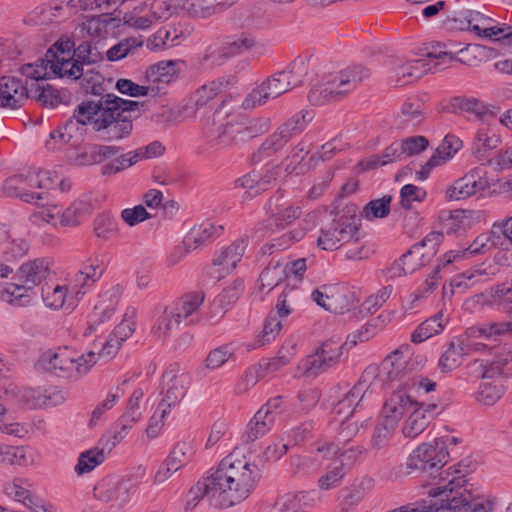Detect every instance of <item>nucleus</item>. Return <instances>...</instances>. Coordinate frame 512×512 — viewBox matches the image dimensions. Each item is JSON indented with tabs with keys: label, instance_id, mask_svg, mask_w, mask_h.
Masks as SVG:
<instances>
[{
	"label": "nucleus",
	"instance_id": "1",
	"mask_svg": "<svg viewBox=\"0 0 512 512\" xmlns=\"http://www.w3.org/2000/svg\"><path fill=\"white\" fill-rule=\"evenodd\" d=\"M219 496V506L230 507L244 501L261 478L258 465L240 449L221 460L209 475Z\"/></svg>",
	"mask_w": 512,
	"mask_h": 512
},
{
	"label": "nucleus",
	"instance_id": "2",
	"mask_svg": "<svg viewBox=\"0 0 512 512\" xmlns=\"http://www.w3.org/2000/svg\"><path fill=\"white\" fill-rule=\"evenodd\" d=\"M99 59V53L88 42L75 48L69 37L59 38L44 56L34 65V80L39 81L53 77L76 80L83 74V65Z\"/></svg>",
	"mask_w": 512,
	"mask_h": 512
},
{
	"label": "nucleus",
	"instance_id": "3",
	"mask_svg": "<svg viewBox=\"0 0 512 512\" xmlns=\"http://www.w3.org/2000/svg\"><path fill=\"white\" fill-rule=\"evenodd\" d=\"M215 116V120H219L220 123L216 128H206L208 147H199V153L202 155H212L258 137L266 133L271 126V120L268 117L248 119L236 113H220V111Z\"/></svg>",
	"mask_w": 512,
	"mask_h": 512
},
{
	"label": "nucleus",
	"instance_id": "4",
	"mask_svg": "<svg viewBox=\"0 0 512 512\" xmlns=\"http://www.w3.org/2000/svg\"><path fill=\"white\" fill-rule=\"evenodd\" d=\"M423 52L424 58L403 63L396 68V76L400 85L409 84L429 72L442 70L455 60L466 65H475L477 56L482 53V49L478 45H468L465 49L460 50V56L457 58L444 50V45L441 43H431L424 47Z\"/></svg>",
	"mask_w": 512,
	"mask_h": 512
},
{
	"label": "nucleus",
	"instance_id": "5",
	"mask_svg": "<svg viewBox=\"0 0 512 512\" xmlns=\"http://www.w3.org/2000/svg\"><path fill=\"white\" fill-rule=\"evenodd\" d=\"M370 70L362 65H353L338 71L326 72L309 91L312 105L322 106L339 101L370 77Z\"/></svg>",
	"mask_w": 512,
	"mask_h": 512
},
{
	"label": "nucleus",
	"instance_id": "6",
	"mask_svg": "<svg viewBox=\"0 0 512 512\" xmlns=\"http://www.w3.org/2000/svg\"><path fill=\"white\" fill-rule=\"evenodd\" d=\"M96 363L95 352L79 354L72 348L63 346L43 351L38 358L37 366L56 376L77 380L86 376Z\"/></svg>",
	"mask_w": 512,
	"mask_h": 512
},
{
	"label": "nucleus",
	"instance_id": "7",
	"mask_svg": "<svg viewBox=\"0 0 512 512\" xmlns=\"http://www.w3.org/2000/svg\"><path fill=\"white\" fill-rule=\"evenodd\" d=\"M363 237L358 208L351 205L339 211L331 223L321 228L317 245L322 250L334 251L344 244L359 243Z\"/></svg>",
	"mask_w": 512,
	"mask_h": 512
},
{
	"label": "nucleus",
	"instance_id": "8",
	"mask_svg": "<svg viewBox=\"0 0 512 512\" xmlns=\"http://www.w3.org/2000/svg\"><path fill=\"white\" fill-rule=\"evenodd\" d=\"M422 355L410 357L409 345L395 349L379 365H369L364 373L375 387L385 386L420 369L425 364Z\"/></svg>",
	"mask_w": 512,
	"mask_h": 512
},
{
	"label": "nucleus",
	"instance_id": "9",
	"mask_svg": "<svg viewBox=\"0 0 512 512\" xmlns=\"http://www.w3.org/2000/svg\"><path fill=\"white\" fill-rule=\"evenodd\" d=\"M465 484V475L456 470L447 484L429 490V496L434 498L430 503L424 502L418 506H410V509L417 512H452L461 509L468 511L473 498L472 494L464 488Z\"/></svg>",
	"mask_w": 512,
	"mask_h": 512
},
{
	"label": "nucleus",
	"instance_id": "10",
	"mask_svg": "<svg viewBox=\"0 0 512 512\" xmlns=\"http://www.w3.org/2000/svg\"><path fill=\"white\" fill-rule=\"evenodd\" d=\"M146 470L138 466L123 476H106L94 487V497L112 509H122L136 496Z\"/></svg>",
	"mask_w": 512,
	"mask_h": 512
},
{
	"label": "nucleus",
	"instance_id": "11",
	"mask_svg": "<svg viewBox=\"0 0 512 512\" xmlns=\"http://www.w3.org/2000/svg\"><path fill=\"white\" fill-rule=\"evenodd\" d=\"M236 82L235 76L226 75L202 85L194 92L192 97L194 102L193 116L198 118L201 123V134L204 141L201 147H208L206 128H216L220 123L219 120H215V114L219 111L220 113H229L225 110L224 103L212 109V101L217 95L235 85Z\"/></svg>",
	"mask_w": 512,
	"mask_h": 512
},
{
	"label": "nucleus",
	"instance_id": "12",
	"mask_svg": "<svg viewBox=\"0 0 512 512\" xmlns=\"http://www.w3.org/2000/svg\"><path fill=\"white\" fill-rule=\"evenodd\" d=\"M204 299L202 291H193L166 306L152 327V335L159 340H165L182 322L192 323L193 316L200 309Z\"/></svg>",
	"mask_w": 512,
	"mask_h": 512
},
{
	"label": "nucleus",
	"instance_id": "13",
	"mask_svg": "<svg viewBox=\"0 0 512 512\" xmlns=\"http://www.w3.org/2000/svg\"><path fill=\"white\" fill-rule=\"evenodd\" d=\"M181 11L180 0H147L136 5L123 16L124 24L146 30L158 22H164Z\"/></svg>",
	"mask_w": 512,
	"mask_h": 512
},
{
	"label": "nucleus",
	"instance_id": "14",
	"mask_svg": "<svg viewBox=\"0 0 512 512\" xmlns=\"http://www.w3.org/2000/svg\"><path fill=\"white\" fill-rule=\"evenodd\" d=\"M314 114L302 110L294 114L269 135L259 147L258 152L263 156H271L281 150L293 137L302 133L312 121Z\"/></svg>",
	"mask_w": 512,
	"mask_h": 512
},
{
	"label": "nucleus",
	"instance_id": "15",
	"mask_svg": "<svg viewBox=\"0 0 512 512\" xmlns=\"http://www.w3.org/2000/svg\"><path fill=\"white\" fill-rule=\"evenodd\" d=\"M37 289L44 307L52 311H73L82 299V292L74 287L69 278L61 283L55 280Z\"/></svg>",
	"mask_w": 512,
	"mask_h": 512
},
{
	"label": "nucleus",
	"instance_id": "16",
	"mask_svg": "<svg viewBox=\"0 0 512 512\" xmlns=\"http://www.w3.org/2000/svg\"><path fill=\"white\" fill-rule=\"evenodd\" d=\"M461 20L477 36L494 41L503 40L505 45L512 48V26L497 24L490 17L469 9L461 12Z\"/></svg>",
	"mask_w": 512,
	"mask_h": 512
},
{
	"label": "nucleus",
	"instance_id": "17",
	"mask_svg": "<svg viewBox=\"0 0 512 512\" xmlns=\"http://www.w3.org/2000/svg\"><path fill=\"white\" fill-rule=\"evenodd\" d=\"M449 459L446 442L437 438L432 442L422 443L412 451L407 459L409 469L430 471L442 468Z\"/></svg>",
	"mask_w": 512,
	"mask_h": 512
},
{
	"label": "nucleus",
	"instance_id": "18",
	"mask_svg": "<svg viewBox=\"0 0 512 512\" xmlns=\"http://www.w3.org/2000/svg\"><path fill=\"white\" fill-rule=\"evenodd\" d=\"M311 296L319 306L333 313L349 311L357 301L355 291L344 284L322 285Z\"/></svg>",
	"mask_w": 512,
	"mask_h": 512
},
{
	"label": "nucleus",
	"instance_id": "19",
	"mask_svg": "<svg viewBox=\"0 0 512 512\" xmlns=\"http://www.w3.org/2000/svg\"><path fill=\"white\" fill-rule=\"evenodd\" d=\"M265 211L268 217L262 228L267 230L284 229L302 214L301 207L286 199L283 193L272 196L265 205Z\"/></svg>",
	"mask_w": 512,
	"mask_h": 512
},
{
	"label": "nucleus",
	"instance_id": "20",
	"mask_svg": "<svg viewBox=\"0 0 512 512\" xmlns=\"http://www.w3.org/2000/svg\"><path fill=\"white\" fill-rule=\"evenodd\" d=\"M189 387V379L184 373H175L173 370L166 371L162 376L161 400L158 403L159 410L163 415H169L171 410L179 406Z\"/></svg>",
	"mask_w": 512,
	"mask_h": 512
},
{
	"label": "nucleus",
	"instance_id": "21",
	"mask_svg": "<svg viewBox=\"0 0 512 512\" xmlns=\"http://www.w3.org/2000/svg\"><path fill=\"white\" fill-rule=\"evenodd\" d=\"M340 448L334 442L319 441L309 455H294L290 458V465L295 473L313 474L323 465L325 460L338 456Z\"/></svg>",
	"mask_w": 512,
	"mask_h": 512
},
{
	"label": "nucleus",
	"instance_id": "22",
	"mask_svg": "<svg viewBox=\"0 0 512 512\" xmlns=\"http://www.w3.org/2000/svg\"><path fill=\"white\" fill-rule=\"evenodd\" d=\"M292 90L289 81L281 71L273 74L259 86L254 88L244 99L243 107L245 109L262 106L271 99H276L282 94Z\"/></svg>",
	"mask_w": 512,
	"mask_h": 512
},
{
	"label": "nucleus",
	"instance_id": "23",
	"mask_svg": "<svg viewBox=\"0 0 512 512\" xmlns=\"http://www.w3.org/2000/svg\"><path fill=\"white\" fill-rule=\"evenodd\" d=\"M343 355V344L328 340L325 341L313 355L306 359L305 372L309 375H318L336 366Z\"/></svg>",
	"mask_w": 512,
	"mask_h": 512
},
{
	"label": "nucleus",
	"instance_id": "24",
	"mask_svg": "<svg viewBox=\"0 0 512 512\" xmlns=\"http://www.w3.org/2000/svg\"><path fill=\"white\" fill-rule=\"evenodd\" d=\"M31 276L32 265L28 262L22 264L19 268V282L8 283L5 286L1 294L2 300L16 307L30 305L32 301V288L28 283Z\"/></svg>",
	"mask_w": 512,
	"mask_h": 512
},
{
	"label": "nucleus",
	"instance_id": "25",
	"mask_svg": "<svg viewBox=\"0 0 512 512\" xmlns=\"http://www.w3.org/2000/svg\"><path fill=\"white\" fill-rule=\"evenodd\" d=\"M136 328V309L127 308L123 320L119 323L113 332L109 335L101 350L96 353L97 360L100 357L112 358L119 351L122 343L126 341Z\"/></svg>",
	"mask_w": 512,
	"mask_h": 512
},
{
	"label": "nucleus",
	"instance_id": "26",
	"mask_svg": "<svg viewBox=\"0 0 512 512\" xmlns=\"http://www.w3.org/2000/svg\"><path fill=\"white\" fill-rule=\"evenodd\" d=\"M76 118L85 126L90 123L97 131L106 128L114 119L113 112L108 105V98L104 101L82 102L74 111Z\"/></svg>",
	"mask_w": 512,
	"mask_h": 512
},
{
	"label": "nucleus",
	"instance_id": "27",
	"mask_svg": "<svg viewBox=\"0 0 512 512\" xmlns=\"http://www.w3.org/2000/svg\"><path fill=\"white\" fill-rule=\"evenodd\" d=\"M418 402L414 401L403 389L392 392L382 407V418L385 423L397 426L402 417L409 413Z\"/></svg>",
	"mask_w": 512,
	"mask_h": 512
},
{
	"label": "nucleus",
	"instance_id": "28",
	"mask_svg": "<svg viewBox=\"0 0 512 512\" xmlns=\"http://www.w3.org/2000/svg\"><path fill=\"white\" fill-rule=\"evenodd\" d=\"M27 82L15 77L3 76L0 78V107L17 109L28 100Z\"/></svg>",
	"mask_w": 512,
	"mask_h": 512
},
{
	"label": "nucleus",
	"instance_id": "29",
	"mask_svg": "<svg viewBox=\"0 0 512 512\" xmlns=\"http://www.w3.org/2000/svg\"><path fill=\"white\" fill-rule=\"evenodd\" d=\"M105 263L99 256H91L86 259L78 272L69 277L70 281L79 292H82V297L87 293V290L96 283L105 271Z\"/></svg>",
	"mask_w": 512,
	"mask_h": 512
},
{
	"label": "nucleus",
	"instance_id": "30",
	"mask_svg": "<svg viewBox=\"0 0 512 512\" xmlns=\"http://www.w3.org/2000/svg\"><path fill=\"white\" fill-rule=\"evenodd\" d=\"M121 294L122 287L117 284L109 288L102 295L103 299L95 305L92 313L89 315L88 329L90 332L95 331L98 325L112 318Z\"/></svg>",
	"mask_w": 512,
	"mask_h": 512
},
{
	"label": "nucleus",
	"instance_id": "31",
	"mask_svg": "<svg viewBox=\"0 0 512 512\" xmlns=\"http://www.w3.org/2000/svg\"><path fill=\"white\" fill-rule=\"evenodd\" d=\"M496 238V232L493 228L490 231L481 233L468 247L464 249L451 250L445 253L443 256V266L459 259H467L475 255L486 253L496 246Z\"/></svg>",
	"mask_w": 512,
	"mask_h": 512
},
{
	"label": "nucleus",
	"instance_id": "32",
	"mask_svg": "<svg viewBox=\"0 0 512 512\" xmlns=\"http://www.w3.org/2000/svg\"><path fill=\"white\" fill-rule=\"evenodd\" d=\"M248 246V237L242 236L232 242L231 244L223 247L215 253L213 258V265L219 268V272L229 274L241 261L246 248Z\"/></svg>",
	"mask_w": 512,
	"mask_h": 512
},
{
	"label": "nucleus",
	"instance_id": "33",
	"mask_svg": "<svg viewBox=\"0 0 512 512\" xmlns=\"http://www.w3.org/2000/svg\"><path fill=\"white\" fill-rule=\"evenodd\" d=\"M487 182L483 179L479 170H472L463 177L457 179L446 190L448 200L466 199L478 191L486 188Z\"/></svg>",
	"mask_w": 512,
	"mask_h": 512
},
{
	"label": "nucleus",
	"instance_id": "34",
	"mask_svg": "<svg viewBox=\"0 0 512 512\" xmlns=\"http://www.w3.org/2000/svg\"><path fill=\"white\" fill-rule=\"evenodd\" d=\"M486 221L484 210H455L443 219L442 228L447 234L466 231Z\"/></svg>",
	"mask_w": 512,
	"mask_h": 512
},
{
	"label": "nucleus",
	"instance_id": "35",
	"mask_svg": "<svg viewBox=\"0 0 512 512\" xmlns=\"http://www.w3.org/2000/svg\"><path fill=\"white\" fill-rule=\"evenodd\" d=\"M438 406L436 404L417 405L409 412V417L405 421L402 433L407 438H415L425 431L430 424Z\"/></svg>",
	"mask_w": 512,
	"mask_h": 512
},
{
	"label": "nucleus",
	"instance_id": "36",
	"mask_svg": "<svg viewBox=\"0 0 512 512\" xmlns=\"http://www.w3.org/2000/svg\"><path fill=\"white\" fill-rule=\"evenodd\" d=\"M61 208L53 195L37 196L34 191V225H48L49 230H55L60 221Z\"/></svg>",
	"mask_w": 512,
	"mask_h": 512
},
{
	"label": "nucleus",
	"instance_id": "37",
	"mask_svg": "<svg viewBox=\"0 0 512 512\" xmlns=\"http://www.w3.org/2000/svg\"><path fill=\"white\" fill-rule=\"evenodd\" d=\"M254 45V39L248 35H241L235 39L227 41L220 48L209 47L205 55L203 56V62L209 60L216 54V59L213 60V64H220L221 61L235 57L246 50L250 49Z\"/></svg>",
	"mask_w": 512,
	"mask_h": 512
},
{
	"label": "nucleus",
	"instance_id": "38",
	"mask_svg": "<svg viewBox=\"0 0 512 512\" xmlns=\"http://www.w3.org/2000/svg\"><path fill=\"white\" fill-rule=\"evenodd\" d=\"M223 232V225L206 221L194 226L184 238L183 244L187 250H194L206 242L221 236Z\"/></svg>",
	"mask_w": 512,
	"mask_h": 512
},
{
	"label": "nucleus",
	"instance_id": "39",
	"mask_svg": "<svg viewBox=\"0 0 512 512\" xmlns=\"http://www.w3.org/2000/svg\"><path fill=\"white\" fill-rule=\"evenodd\" d=\"M85 133V125L82 124L73 113L65 124L50 133L49 139L45 145L48 150H56L57 145H50L51 141H54L58 137L61 144H76L78 143Z\"/></svg>",
	"mask_w": 512,
	"mask_h": 512
},
{
	"label": "nucleus",
	"instance_id": "40",
	"mask_svg": "<svg viewBox=\"0 0 512 512\" xmlns=\"http://www.w3.org/2000/svg\"><path fill=\"white\" fill-rule=\"evenodd\" d=\"M31 187V179L28 174H14L3 181L1 191L6 197L17 198L25 203H30L32 200Z\"/></svg>",
	"mask_w": 512,
	"mask_h": 512
},
{
	"label": "nucleus",
	"instance_id": "41",
	"mask_svg": "<svg viewBox=\"0 0 512 512\" xmlns=\"http://www.w3.org/2000/svg\"><path fill=\"white\" fill-rule=\"evenodd\" d=\"M93 211V204L88 196H82L73 201L63 212L60 223L62 226H77Z\"/></svg>",
	"mask_w": 512,
	"mask_h": 512
},
{
	"label": "nucleus",
	"instance_id": "42",
	"mask_svg": "<svg viewBox=\"0 0 512 512\" xmlns=\"http://www.w3.org/2000/svg\"><path fill=\"white\" fill-rule=\"evenodd\" d=\"M404 158L400 141L391 143L381 154L371 155L359 162L360 170L367 171L379 166H384Z\"/></svg>",
	"mask_w": 512,
	"mask_h": 512
},
{
	"label": "nucleus",
	"instance_id": "43",
	"mask_svg": "<svg viewBox=\"0 0 512 512\" xmlns=\"http://www.w3.org/2000/svg\"><path fill=\"white\" fill-rule=\"evenodd\" d=\"M124 395L121 385L111 387L103 399H101L91 412L89 426L98 425L105 419L106 414L111 411Z\"/></svg>",
	"mask_w": 512,
	"mask_h": 512
},
{
	"label": "nucleus",
	"instance_id": "44",
	"mask_svg": "<svg viewBox=\"0 0 512 512\" xmlns=\"http://www.w3.org/2000/svg\"><path fill=\"white\" fill-rule=\"evenodd\" d=\"M119 151L116 146L94 145L76 155L73 160L76 166H91L114 157Z\"/></svg>",
	"mask_w": 512,
	"mask_h": 512
},
{
	"label": "nucleus",
	"instance_id": "45",
	"mask_svg": "<svg viewBox=\"0 0 512 512\" xmlns=\"http://www.w3.org/2000/svg\"><path fill=\"white\" fill-rule=\"evenodd\" d=\"M462 147V141L455 135H446L435 153L426 162L424 168L431 170L450 160Z\"/></svg>",
	"mask_w": 512,
	"mask_h": 512
},
{
	"label": "nucleus",
	"instance_id": "46",
	"mask_svg": "<svg viewBox=\"0 0 512 512\" xmlns=\"http://www.w3.org/2000/svg\"><path fill=\"white\" fill-rule=\"evenodd\" d=\"M67 392L57 386H40L34 391V408H50L63 404Z\"/></svg>",
	"mask_w": 512,
	"mask_h": 512
},
{
	"label": "nucleus",
	"instance_id": "47",
	"mask_svg": "<svg viewBox=\"0 0 512 512\" xmlns=\"http://www.w3.org/2000/svg\"><path fill=\"white\" fill-rule=\"evenodd\" d=\"M374 480L370 477H362L348 490L342 501L341 512H349L350 509L360 504L365 496L373 489Z\"/></svg>",
	"mask_w": 512,
	"mask_h": 512
},
{
	"label": "nucleus",
	"instance_id": "48",
	"mask_svg": "<svg viewBox=\"0 0 512 512\" xmlns=\"http://www.w3.org/2000/svg\"><path fill=\"white\" fill-rule=\"evenodd\" d=\"M206 496L211 502L219 506V496L214 490L210 477L198 481L189 491L186 501V509H193L203 497Z\"/></svg>",
	"mask_w": 512,
	"mask_h": 512
},
{
	"label": "nucleus",
	"instance_id": "49",
	"mask_svg": "<svg viewBox=\"0 0 512 512\" xmlns=\"http://www.w3.org/2000/svg\"><path fill=\"white\" fill-rule=\"evenodd\" d=\"M504 393L505 387L501 381H484L475 393V400L482 406L491 407L501 399Z\"/></svg>",
	"mask_w": 512,
	"mask_h": 512
},
{
	"label": "nucleus",
	"instance_id": "50",
	"mask_svg": "<svg viewBox=\"0 0 512 512\" xmlns=\"http://www.w3.org/2000/svg\"><path fill=\"white\" fill-rule=\"evenodd\" d=\"M500 143V137L488 126L478 128L473 141V154L478 158L495 149Z\"/></svg>",
	"mask_w": 512,
	"mask_h": 512
},
{
	"label": "nucleus",
	"instance_id": "51",
	"mask_svg": "<svg viewBox=\"0 0 512 512\" xmlns=\"http://www.w3.org/2000/svg\"><path fill=\"white\" fill-rule=\"evenodd\" d=\"M57 280L55 260L52 256L34 259V287H41Z\"/></svg>",
	"mask_w": 512,
	"mask_h": 512
},
{
	"label": "nucleus",
	"instance_id": "52",
	"mask_svg": "<svg viewBox=\"0 0 512 512\" xmlns=\"http://www.w3.org/2000/svg\"><path fill=\"white\" fill-rule=\"evenodd\" d=\"M346 474L345 465L342 461H334L327 466L325 471L317 480V487L321 491H329L339 487Z\"/></svg>",
	"mask_w": 512,
	"mask_h": 512
},
{
	"label": "nucleus",
	"instance_id": "53",
	"mask_svg": "<svg viewBox=\"0 0 512 512\" xmlns=\"http://www.w3.org/2000/svg\"><path fill=\"white\" fill-rule=\"evenodd\" d=\"M465 354L463 340L452 341L439 359L438 366L444 373H448L461 365Z\"/></svg>",
	"mask_w": 512,
	"mask_h": 512
},
{
	"label": "nucleus",
	"instance_id": "54",
	"mask_svg": "<svg viewBox=\"0 0 512 512\" xmlns=\"http://www.w3.org/2000/svg\"><path fill=\"white\" fill-rule=\"evenodd\" d=\"M447 320L443 318V313L439 312L433 317L428 318L422 322L415 331L411 334V341L413 343H421L430 337L440 333Z\"/></svg>",
	"mask_w": 512,
	"mask_h": 512
},
{
	"label": "nucleus",
	"instance_id": "55",
	"mask_svg": "<svg viewBox=\"0 0 512 512\" xmlns=\"http://www.w3.org/2000/svg\"><path fill=\"white\" fill-rule=\"evenodd\" d=\"M182 41V34L174 27H164L154 33L147 41L150 50H161L167 47L179 45Z\"/></svg>",
	"mask_w": 512,
	"mask_h": 512
},
{
	"label": "nucleus",
	"instance_id": "56",
	"mask_svg": "<svg viewBox=\"0 0 512 512\" xmlns=\"http://www.w3.org/2000/svg\"><path fill=\"white\" fill-rule=\"evenodd\" d=\"M274 423L275 420L259 409L247 425L245 431L247 441L254 442L263 437L271 430Z\"/></svg>",
	"mask_w": 512,
	"mask_h": 512
},
{
	"label": "nucleus",
	"instance_id": "57",
	"mask_svg": "<svg viewBox=\"0 0 512 512\" xmlns=\"http://www.w3.org/2000/svg\"><path fill=\"white\" fill-rule=\"evenodd\" d=\"M194 454L195 446L191 441H179L173 446L166 460L178 471L192 461Z\"/></svg>",
	"mask_w": 512,
	"mask_h": 512
},
{
	"label": "nucleus",
	"instance_id": "58",
	"mask_svg": "<svg viewBox=\"0 0 512 512\" xmlns=\"http://www.w3.org/2000/svg\"><path fill=\"white\" fill-rule=\"evenodd\" d=\"M178 64L179 62L174 60L160 61L149 67L146 73L147 78L153 82L170 83L178 74L176 68Z\"/></svg>",
	"mask_w": 512,
	"mask_h": 512
},
{
	"label": "nucleus",
	"instance_id": "59",
	"mask_svg": "<svg viewBox=\"0 0 512 512\" xmlns=\"http://www.w3.org/2000/svg\"><path fill=\"white\" fill-rule=\"evenodd\" d=\"M30 483L22 478H15L12 482L4 485L3 492L13 500L30 508L32 505V495L29 490Z\"/></svg>",
	"mask_w": 512,
	"mask_h": 512
},
{
	"label": "nucleus",
	"instance_id": "60",
	"mask_svg": "<svg viewBox=\"0 0 512 512\" xmlns=\"http://www.w3.org/2000/svg\"><path fill=\"white\" fill-rule=\"evenodd\" d=\"M450 103L454 111L472 113L478 118L490 113L489 105L473 97H454Z\"/></svg>",
	"mask_w": 512,
	"mask_h": 512
},
{
	"label": "nucleus",
	"instance_id": "61",
	"mask_svg": "<svg viewBox=\"0 0 512 512\" xmlns=\"http://www.w3.org/2000/svg\"><path fill=\"white\" fill-rule=\"evenodd\" d=\"M58 182L59 175L56 171L39 169L34 176V191L37 196L53 195Z\"/></svg>",
	"mask_w": 512,
	"mask_h": 512
},
{
	"label": "nucleus",
	"instance_id": "62",
	"mask_svg": "<svg viewBox=\"0 0 512 512\" xmlns=\"http://www.w3.org/2000/svg\"><path fill=\"white\" fill-rule=\"evenodd\" d=\"M142 45V37H127L109 48L106 52V56L110 61H118L128 55L134 54Z\"/></svg>",
	"mask_w": 512,
	"mask_h": 512
},
{
	"label": "nucleus",
	"instance_id": "63",
	"mask_svg": "<svg viewBox=\"0 0 512 512\" xmlns=\"http://www.w3.org/2000/svg\"><path fill=\"white\" fill-rule=\"evenodd\" d=\"M105 460V453L103 449H89L82 452L78 457V462L75 466V472L78 475L91 472L98 465Z\"/></svg>",
	"mask_w": 512,
	"mask_h": 512
},
{
	"label": "nucleus",
	"instance_id": "64",
	"mask_svg": "<svg viewBox=\"0 0 512 512\" xmlns=\"http://www.w3.org/2000/svg\"><path fill=\"white\" fill-rule=\"evenodd\" d=\"M490 305L501 306L507 313H512V284H500L492 287L489 292Z\"/></svg>",
	"mask_w": 512,
	"mask_h": 512
}]
</instances>
